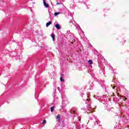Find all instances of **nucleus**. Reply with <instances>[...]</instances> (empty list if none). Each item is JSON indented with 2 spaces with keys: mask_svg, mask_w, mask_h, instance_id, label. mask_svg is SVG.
<instances>
[{
  "mask_svg": "<svg viewBox=\"0 0 129 129\" xmlns=\"http://www.w3.org/2000/svg\"><path fill=\"white\" fill-rule=\"evenodd\" d=\"M63 77H64V75L62 74H60V80L61 82H64V79H63Z\"/></svg>",
  "mask_w": 129,
  "mask_h": 129,
  "instance_id": "obj_1",
  "label": "nucleus"
},
{
  "mask_svg": "<svg viewBox=\"0 0 129 129\" xmlns=\"http://www.w3.org/2000/svg\"><path fill=\"white\" fill-rule=\"evenodd\" d=\"M95 116L94 115H92V116L90 117V119L91 120H92V119H93V118H95Z\"/></svg>",
  "mask_w": 129,
  "mask_h": 129,
  "instance_id": "obj_11",
  "label": "nucleus"
},
{
  "mask_svg": "<svg viewBox=\"0 0 129 129\" xmlns=\"http://www.w3.org/2000/svg\"><path fill=\"white\" fill-rule=\"evenodd\" d=\"M89 66L90 69H91V68H92V66L90 65V66Z\"/></svg>",
  "mask_w": 129,
  "mask_h": 129,
  "instance_id": "obj_16",
  "label": "nucleus"
},
{
  "mask_svg": "<svg viewBox=\"0 0 129 129\" xmlns=\"http://www.w3.org/2000/svg\"><path fill=\"white\" fill-rule=\"evenodd\" d=\"M90 107H91V106L90 105L88 104V105H87V109H89V108H90Z\"/></svg>",
  "mask_w": 129,
  "mask_h": 129,
  "instance_id": "obj_13",
  "label": "nucleus"
},
{
  "mask_svg": "<svg viewBox=\"0 0 129 129\" xmlns=\"http://www.w3.org/2000/svg\"><path fill=\"white\" fill-rule=\"evenodd\" d=\"M56 5H60V3H57Z\"/></svg>",
  "mask_w": 129,
  "mask_h": 129,
  "instance_id": "obj_18",
  "label": "nucleus"
},
{
  "mask_svg": "<svg viewBox=\"0 0 129 129\" xmlns=\"http://www.w3.org/2000/svg\"><path fill=\"white\" fill-rule=\"evenodd\" d=\"M52 24V22L51 21H49L48 22H47L46 24V26L47 27H49V26H50V25H51Z\"/></svg>",
  "mask_w": 129,
  "mask_h": 129,
  "instance_id": "obj_7",
  "label": "nucleus"
},
{
  "mask_svg": "<svg viewBox=\"0 0 129 129\" xmlns=\"http://www.w3.org/2000/svg\"><path fill=\"white\" fill-rule=\"evenodd\" d=\"M114 129H119L118 123H116L115 125H114Z\"/></svg>",
  "mask_w": 129,
  "mask_h": 129,
  "instance_id": "obj_8",
  "label": "nucleus"
},
{
  "mask_svg": "<svg viewBox=\"0 0 129 129\" xmlns=\"http://www.w3.org/2000/svg\"><path fill=\"white\" fill-rule=\"evenodd\" d=\"M51 38H52L53 42H55V35H53V34H52Z\"/></svg>",
  "mask_w": 129,
  "mask_h": 129,
  "instance_id": "obj_9",
  "label": "nucleus"
},
{
  "mask_svg": "<svg viewBox=\"0 0 129 129\" xmlns=\"http://www.w3.org/2000/svg\"><path fill=\"white\" fill-rule=\"evenodd\" d=\"M54 108H55V106H52L50 108V111H51V112H53V110H54Z\"/></svg>",
  "mask_w": 129,
  "mask_h": 129,
  "instance_id": "obj_12",
  "label": "nucleus"
},
{
  "mask_svg": "<svg viewBox=\"0 0 129 129\" xmlns=\"http://www.w3.org/2000/svg\"><path fill=\"white\" fill-rule=\"evenodd\" d=\"M46 122V120L44 119L42 123V124H45Z\"/></svg>",
  "mask_w": 129,
  "mask_h": 129,
  "instance_id": "obj_14",
  "label": "nucleus"
},
{
  "mask_svg": "<svg viewBox=\"0 0 129 129\" xmlns=\"http://www.w3.org/2000/svg\"><path fill=\"white\" fill-rule=\"evenodd\" d=\"M99 123H100V121L97 120L95 122V125H96L97 124V125H99V126H100V124Z\"/></svg>",
  "mask_w": 129,
  "mask_h": 129,
  "instance_id": "obj_5",
  "label": "nucleus"
},
{
  "mask_svg": "<svg viewBox=\"0 0 129 129\" xmlns=\"http://www.w3.org/2000/svg\"><path fill=\"white\" fill-rule=\"evenodd\" d=\"M60 14V12H56L54 13V16H58Z\"/></svg>",
  "mask_w": 129,
  "mask_h": 129,
  "instance_id": "obj_15",
  "label": "nucleus"
},
{
  "mask_svg": "<svg viewBox=\"0 0 129 129\" xmlns=\"http://www.w3.org/2000/svg\"><path fill=\"white\" fill-rule=\"evenodd\" d=\"M97 82H98V83H100V84L101 85L102 87H103V81H100L99 80H97Z\"/></svg>",
  "mask_w": 129,
  "mask_h": 129,
  "instance_id": "obj_2",
  "label": "nucleus"
},
{
  "mask_svg": "<svg viewBox=\"0 0 129 129\" xmlns=\"http://www.w3.org/2000/svg\"><path fill=\"white\" fill-rule=\"evenodd\" d=\"M55 27L57 29V30H60L61 29V26H60L59 24H56L55 25Z\"/></svg>",
  "mask_w": 129,
  "mask_h": 129,
  "instance_id": "obj_6",
  "label": "nucleus"
},
{
  "mask_svg": "<svg viewBox=\"0 0 129 129\" xmlns=\"http://www.w3.org/2000/svg\"><path fill=\"white\" fill-rule=\"evenodd\" d=\"M43 5L45 6V8H49V5L47 4L45 0H43Z\"/></svg>",
  "mask_w": 129,
  "mask_h": 129,
  "instance_id": "obj_3",
  "label": "nucleus"
},
{
  "mask_svg": "<svg viewBox=\"0 0 129 129\" xmlns=\"http://www.w3.org/2000/svg\"><path fill=\"white\" fill-rule=\"evenodd\" d=\"M87 101H88V99H87Z\"/></svg>",
  "mask_w": 129,
  "mask_h": 129,
  "instance_id": "obj_19",
  "label": "nucleus"
},
{
  "mask_svg": "<svg viewBox=\"0 0 129 129\" xmlns=\"http://www.w3.org/2000/svg\"><path fill=\"white\" fill-rule=\"evenodd\" d=\"M61 118V115L60 114H58L56 116V119H57L58 120V122H60V119Z\"/></svg>",
  "mask_w": 129,
  "mask_h": 129,
  "instance_id": "obj_4",
  "label": "nucleus"
},
{
  "mask_svg": "<svg viewBox=\"0 0 129 129\" xmlns=\"http://www.w3.org/2000/svg\"><path fill=\"white\" fill-rule=\"evenodd\" d=\"M88 62L89 63V64H90V65H92V64H93V61L92 60H91V59H89V60H88Z\"/></svg>",
  "mask_w": 129,
  "mask_h": 129,
  "instance_id": "obj_10",
  "label": "nucleus"
},
{
  "mask_svg": "<svg viewBox=\"0 0 129 129\" xmlns=\"http://www.w3.org/2000/svg\"><path fill=\"white\" fill-rule=\"evenodd\" d=\"M86 104H88V101H86Z\"/></svg>",
  "mask_w": 129,
  "mask_h": 129,
  "instance_id": "obj_17",
  "label": "nucleus"
}]
</instances>
